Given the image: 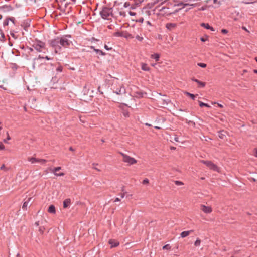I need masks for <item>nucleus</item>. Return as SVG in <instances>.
<instances>
[{
    "label": "nucleus",
    "mask_w": 257,
    "mask_h": 257,
    "mask_svg": "<svg viewBox=\"0 0 257 257\" xmlns=\"http://www.w3.org/2000/svg\"><path fill=\"white\" fill-rule=\"evenodd\" d=\"M100 15L103 19L110 20L113 17V8L103 7L100 12Z\"/></svg>",
    "instance_id": "1"
},
{
    "label": "nucleus",
    "mask_w": 257,
    "mask_h": 257,
    "mask_svg": "<svg viewBox=\"0 0 257 257\" xmlns=\"http://www.w3.org/2000/svg\"><path fill=\"white\" fill-rule=\"evenodd\" d=\"M71 38V36L69 34L63 35L61 37H59V43L60 46H61V48H68L72 44V41L69 39V38Z\"/></svg>",
    "instance_id": "2"
},
{
    "label": "nucleus",
    "mask_w": 257,
    "mask_h": 257,
    "mask_svg": "<svg viewBox=\"0 0 257 257\" xmlns=\"http://www.w3.org/2000/svg\"><path fill=\"white\" fill-rule=\"evenodd\" d=\"M59 41V37H57L48 41L49 45L54 49L56 53H58L61 51V46L60 45Z\"/></svg>",
    "instance_id": "3"
},
{
    "label": "nucleus",
    "mask_w": 257,
    "mask_h": 257,
    "mask_svg": "<svg viewBox=\"0 0 257 257\" xmlns=\"http://www.w3.org/2000/svg\"><path fill=\"white\" fill-rule=\"evenodd\" d=\"M113 35L115 37H122L126 39H133L135 37V35L127 32L126 31H117L114 33Z\"/></svg>",
    "instance_id": "4"
},
{
    "label": "nucleus",
    "mask_w": 257,
    "mask_h": 257,
    "mask_svg": "<svg viewBox=\"0 0 257 257\" xmlns=\"http://www.w3.org/2000/svg\"><path fill=\"white\" fill-rule=\"evenodd\" d=\"M120 154L123 157L122 161L125 163H128V165H133L137 163V160L135 158L121 152Z\"/></svg>",
    "instance_id": "5"
},
{
    "label": "nucleus",
    "mask_w": 257,
    "mask_h": 257,
    "mask_svg": "<svg viewBox=\"0 0 257 257\" xmlns=\"http://www.w3.org/2000/svg\"><path fill=\"white\" fill-rule=\"evenodd\" d=\"M200 162L205 165L210 169L215 171H219L218 166L210 161L201 160Z\"/></svg>",
    "instance_id": "6"
},
{
    "label": "nucleus",
    "mask_w": 257,
    "mask_h": 257,
    "mask_svg": "<svg viewBox=\"0 0 257 257\" xmlns=\"http://www.w3.org/2000/svg\"><path fill=\"white\" fill-rule=\"evenodd\" d=\"M45 43L40 40H36V42L33 45V47L34 49L39 52H42V49L45 48Z\"/></svg>",
    "instance_id": "7"
},
{
    "label": "nucleus",
    "mask_w": 257,
    "mask_h": 257,
    "mask_svg": "<svg viewBox=\"0 0 257 257\" xmlns=\"http://www.w3.org/2000/svg\"><path fill=\"white\" fill-rule=\"evenodd\" d=\"M134 96L137 98H141L144 97L147 94L146 92H143L141 90H137L133 92Z\"/></svg>",
    "instance_id": "8"
},
{
    "label": "nucleus",
    "mask_w": 257,
    "mask_h": 257,
    "mask_svg": "<svg viewBox=\"0 0 257 257\" xmlns=\"http://www.w3.org/2000/svg\"><path fill=\"white\" fill-rule=\"evenodd\" d=\"M61 167H55L53 169H50V171L51 172L53 173L56 176H64L65 174L64 173H57V172L61 170Z\"/></svg>",
    "instance_id": "9"
},
{
    "label": "nucleus",
    "mask_w": 257,
    "mask_h": 257,
    "mask_svg": "<svg viewBox=\"0 0 257 257\" xmlns=\"http://www.w3.org/2000/svg\"><path fill=\"white\" fill-rule=\"evenodd\" d=\"M20 26H21V27L23 28V29L25 31H28V29L29 27L30 26V21L28 20H25L21 23Z\"/></svg>",
    "instance_id": "10"
},
{
    "label": "nucleus",
    "mask_w": 257,
    "mask_h": 257,
    "mask_svg": "<svg viewBox=\"0 0 257 257\" xmlns=\"http://www.w3.org/2000/svg\"><path fill=\"white\" fill-rule=\"evenodd\" d=\"M13 10V8L11 5H5L0 7V11L4 12H10Z\"/></svg>",
    "instance_id": "11"
},
{
    "label": "nucleus",
    "mask_w": 257,
    "mask_h": 257,
    "mask_svg": "<svg viewBox=\"0 0 257 257\" xmlns=\"http://www.w3.org/2000/svg\"><path fill=\"white\" fill-rule=\"evenodd\" d=\"M169 3H171V4L173 5L174 6H183V8L185 7V6L190 5L188 4H184L182 2H178L177 1H173L172 3H171V2H169ZM190 5L191 6H194V4H191Z\"/></svg>",
    "instance_id": "12"
},
{
    "label": "nucleus",
    "mask_w": 257,
    "mask_h": 257,
    "mask_svg": "<svg viewBox=\"0 0 257 257\" xmlns=\"http://www.w3.org/2000/svg\"><path fill=\"white\" fill-rule=\"evenodd\" d=\"M10 34L15 40L17 39L20 37V35L18 34V31L14 30L11 29L10 31Z\"/></svg>",
    "instance_id": "13"
},
{
    "label": "nucleus",
    "mask_w": 257,
    "mask_h": 257,
    "mask_svg": "<svg viewBox=\"0 0 257 257\" xmlns=\"http://www.w3.org/2000/svg\"><path fill=\"white\" fill-rule=\"evenodd\" d=\"M200 209L202 211L206 213H210L212 211L211 207L206 206L204 205H201Z\"/></svg>",
    "instance_id": "14"
},
{
    "label": "nucleus",
    "mask_w": 257,
    "mask_h": 257,
    "mask_svg": "<svg viewBox=\"0 0 257 257\" xmlns=\"http://www.w3.org/2000/svg\"><path fill=\"white\" fill-rule=\"evenodd\" d=\"M109 244L110 245L111 247H115L118 246L119 243L116 240L114 239H110L109 240Z\"/></svg>",
    "instance_id": "15"
},
{
    "label": "nucleus",
    "mask_w": 257,
    "mask_h": 257,
    "mask_svg": "<svg viewBox=\"0 0 257 257\" xmlns=\"http://www.w3.org/2000/svg\"><path fill=\"white\" fill-rule=\"evenodd\" d=\"M192 80L193 81H194L195 82H196L198 85H199V87H200V88H203L205 86V82H201L200 81H199V80L195 78H193L192 79Z\"/></svg>",
    "instance_id": "16"
},
{
    "label": "nucleus",
    "mask_w": 257,
    "mask_h": 257,
    "mask_svg": "<svg viewBox=\"0 0 257 257\" xmlns=\"http://www.w3.org/2000/svg\"><path fill=\"white\" fill-rule=\"evenodd\" d=\"M71 204V199L70 198L66 199L63 201V207L67 208L69 207Z\"/></svg>",
    "instance_id": "17"
},
{
    "label": "nucleus",
    "mask_w": 257,
    "mask_h": 257,
    "mask_svg": "<svg viewBox=\"0 0 257 257\" xmlns=\"http://www.w3.org/2000/svg\"><path fill=\"white\" fill-rule=\"evenodd\" d=\"M193 232V230H188V231H183L180 234V236L182 237V238H184L187 236H188L191 233Z\"/></svg>",
    "instance_id": "18"
},
{
    "label": "nucleus",
    "mask_w": 257,
    "mask_h": 257,
    "mask_svg": "<svg viewBox=\"0 0 257 257\" xmlns=\"http://www.w3.org/2000/svg\"><path fill=\"white\" fill-rule=\"evenodd\" d=\"M226 132L221 130L218 132V136L221 139H224L226 137Z\"/></svg>",
    "instance_id": "19"
},
{
    "label": "nucleus",
    "mask_w": 257,
    "mask_h": 257,
    "mask_svg": "<svg viewBox=\"0 0 257 257\" xmlns=\"http://www.w3.org/2000/svg\"><path fill=\"white\" fill-rule=\"evenodd\" d=\"M200 25L207 29H210L212 31H215L214 29L212 27L210 26L208 23H202Z\"/></svg>",
    "instance_id": "20"
},
{
    "label": "nucleus",
    "mask_w": 257,
    "mask_h": 257,
    "mask_svg": "<svg viewBox=\"0 0 257 257\" xmlns=\"http://www.w3.org/2000/svg\"><path fill=\"white\" fill-rule=\"evenodd\" d=\"M141 69L145 71H149L150 70V67L146 63H141Z\"/></svg>",
    "instance_id": "21"
},
{
    "label": "nucleus",
    "mask_w": 257,
    "mask_h": 257,
    "mask_svg": "<svg viewBox=\"0 0 257 257\" xmlns=\"http://www.w3.org/2000/svg\"><path fill=\"white\" fill-rule=\"evenodd\" d=\"M48 212L50 213L55 214L56 213L55 206L53 205H50L48 209Z\"/></svg>",
    "instance_id": "22"
},
{
    "label": "nucleus",
    "mask_w": 257,
    "mask_h": 257,
    "mask_svg": "<svg viewBox=\"0 0 257 257\" xmlns=\"http://www.w3.org/2000/svg\"><path fill=\"white\" fill-rule=\"evenodd\" d=\"M40 159H38L34 157H31L28 158V161L30 162L32 164L39 163Z\"/></svg>",
    "instance_id": "23"
},
{
    "label": "nucleus",
    "mask_w": 257,
    "mask_h": 257,
    "mask_svg": "<svg viewBox=\"0 0 257 257\" xmlns=\"http://www.w3.org/2000/svg\"><path fill=\"white\" fill-rule=\"evenodd\" d=\"M117 94H122L125 92V90L124 87H121L120 89L116 90L115 92Z\"/></svg>",
    "instance_id": "24"
},
{
    "label": "nucleus",
    "mask_w": 257,
    "mask_h": 257,
    "mask_svg": "<svg viewBox=\"0 0 257 257\" xmlns=\"http://www.w3.org/2000/svg\"><path fill=\"white\" fill-rule=\"evenodd\" d=\"M160 57V55L158 53H155V54H152L151 55V58L152 59H155L156 60V61H159Z\"/></svg>",
    "instance_id": "25"
},
{
    "label": "nucleus",
    "mask_w": 257,
    "mask_h": 257,
    "mask_svg": "<svg viewBox=\"0 0 257 257\" xmlns=\"http://www.w3.org/2000/svg\"><path fill=\"white\" fill-rule=\"evenodd\" d=\"M6 40L5 36L3 31L0 29V41L2 42H5Z\"/></svg>",
    "instance_id": "26"
},
{
    "label": "nucleus",
    "mask_w": 257,
    "mask_h": 257,
    "mask_svg": "<svg viewBox=\"0 0 257 257\" xmlns=\"http://www.w3.org/2000/svg\"><path fill=\"white\" fill-rule=\"evenodd\" d=\"M176 26L175 24L174 23H167L166 25V28L169 30H172Z\"/></svg>",
    "instance_id": "27"
},
{
    "label": "nucleus",
    "mask_w": 257,
    "mask_h": 257,
    "mask_svg": "<svg viewBox=\"0 0 257 257\" xmlns=\"http://www.w3.org/2000/svg\"><path fill=\"white\" fill-rule=\"evenodd\" d=\"M185 94L187 96L190 97L191 98V99H193V100H195V97H196V96H198V94L194 95L193 94L190 93L188 92H185Z\"/></svg>",
    "instance_id": "28"
},
{
    "label": "nucleus",
    "mask_w": 257,
    "mask_h": 257,
    "mask_svg": "<svg viewBox=\"0 0 257 257\" xmlns=\"http://www.w3.org/2000/svg\"><path fill=\"white\" fill-rule=\"evenodd\" d=\"M94 51L98 54L102 56H104L106 55L105 52H103L102 50L98 49H94Z\"/></svg>",
    "instance_id": "29"
},
{
    "label": "nucleus",
    "mask_w": 257,
    "mask_h": 257,
    "mask_svg": "<svg viewBox=\"0 0 257 257\" xmlns=\"http://www.w3.org/2000/svg\"><path fill=\"white\" fill-rule=\"evenodd\" d=\"M199 106L200 107H210V106L208 104L205 103L200 101H199Z\"/></svg>",
    "instance_id": "30"
},
{
    "label": "nucleus",
    "mask_w": 257,
    "mask_h": 257,
    "mask_svg": "<svg viewBox=\"0 0 257 257\" xmlns=\"http://www.w3.org/2000/svg\"><path fill=\"white\" fill-rule=\"evenodd\" d=\"M31 199V198H29L28 199V200L27 201H25L24 202L23 205H22V209H26L27 206L28 204V202Z\"/></svg>",
    "instance_id": "31"
},
{
    "label": "nucleus",
    "mask_w": 257,
    "mask_h": 257,
    "mask_svg": "<svg viewBox=\"0 0 257 257\" xmlns=\"http://www.w3.org/2000/svg\"><path fill=\"white\" fill-rule=\"evenodd\" d=\"M185 120L187 123L192 124L194 127L195 126V123L193 121L188 120L187 119H185Z\"/></svg>",
    "instance_id": "32"
},
{
    "label": "nucleus",
    "mask_w": 257,
    "mask_h": 257,
    "mask_svg": "<svg viewBox=\"0 0 257 257\" xmlns=\"http://www.w3.org/2000/svg\"><path fill=\"white\" fill-rule=\"evenodd\" d=\"M201 243V240L199 238H197L196 240L195 241L194 245L195 246H200Z\"/></svg>",
    "instance_id": "33"
},
{
    "label": "nucleus",
    "mask_w": 257,
    "mask_h": 257,
    "mask_svg": "<svg viewBox=\"0 0 257 257\" xmlns=\"http://www.w3.org/2000/svg\"><path fill=\"white\" fill-rule=\"evenodd\" d=\"M136 39L138 41L141 42L143 40L144 38L142 36H139L138 34H137L136 36H135Z\"/></svg>",
    "instance_id": "34"
},
{
    "label": "nucleus",
    "mask_w": 257,
    "mask_h": 257,
    "mask_svg": "<svg viewBox=\"0 0 257 257\" xmlns=\"http://www.w3.org/2000/svg\"><path fill=\"white\" fill-rule=\"evenodd\" d=\"M9 21H11L13 24L15 25H16V19L14 17H8Z\"/></svg>",
    "instance_id": "35"
},
{
    "label": "nucleus",
    "mask_w": 257,
    "mask_h": 257,
    "mask_svg": "<svg viewBox=\"0 0 257 257\" xmlns=\"http://www.w3.org/2000/svg\"><path fill=\"white\" fill-rule=\"evenodd\" d=\"M9 20L8 19V18L7 17L3 22L4 27L8 26L9 25Z\"/></svg>",
    "instance_id": "36"
},
{
    "label": "nucleus",
    "mask_w": 257,
    "mask_h": 257,
    "mask_svg": "<svg viewBox=\"0 0 257 257\" xmlns=\"http://www.w3.org/2000/svg\"><path fill=\"white\" fill-rule=\"evenodd\" d=\"M174 183L177 186L183 185L184 184V183L180 181H175Z\"/></svg>",
    "instance_id": "37"
},
{
    "label": "nucleus",
    "mask_w": 257,
    "mask_h": 257,
    "mask_svg": "<svg viewBox=\"0 0 257 257\" xmlns=\"http://www.w3.org/2000/svg\"><path fill=\"white\" fill-rule=\"evenodd\" d=\"M170 248H171V246H170L169 244H166L164 246H163V249H164V250H165V249L169 250V249H170Z\"/></svg>",
    "instance_id": "38"
},
{
    "label": "nucleus",
    "mask_w": 257,
    "mask_h": 257,
    "mask_svg": "<svg viewBox=\"0 0 257 257\" xmlns=\"http://www.w3.org/2000/svg\"><path fill=\"white\" fill-rule=\"evenodd\" d=\"M197 65L202 68H205L206 67V64L203 63H198Z\"/></svg>",
    "instance_id": "39"
},
{
    "label": "nucleus",
    "mask_w": 257,
    "mask_h": 257,
    "mask_svg": "<svg viewBox=\"0 0 257 257\" xmlns=\"http://www.w3.org/2000/svg\"><path fill=\"white\" fill-rule=\"evenodd\" d=\"M97 165H98L97 164H95V163L92 164V166H93L92 168H93L94 169H95V170H97V171H100V169H99L98 168H97L96 167V166H97Z\"/></svg>",
    "instance_id": "40"
},
{
    "label": "nucleus",
    "mask_w": 257,
    "mask_h": 257,
    "mask_svg": "<svg viewBox=\"0 0 257 257\" xmlns=\"http://www.w3.org/2000/svg\"><path fill=\"white\" fill-rule=\"evenodd\" d=\"M160 7V5L158 6L157 8L159 10V11L160 12H162V11H164V10H165V9H166V7H161V8L159 9V8Z\"/></svg>",
    "instance_id": "41"
},
{
    "label": "nucleus",
    "mask_w": 257,
    "mask_h": 257,
    "mask_svg": "<svg viewBox=\"0 0 257 257\" xmlns=\"http://www.w3.org/2000/svg\"><path fill=\"white\" fill-rule=\"evenodd\" d=\"M62 70H63V67H62V66H58V67L57 68V69H56V71H57V72H62Z\"/></svg>",
    "instance_id": "42"
},
{
    "label": "nucleus",
    "mask_w": 257,
    "mask_h": 257,
    "mask_svg": "<svg viewBox=\"0 0 257 257\" xmlns=\"http://www.w3.org/2000/svg\"><path fill=\"white\" fill-rule=\"evenodd\" d=\"M47 162V161L45 159H40L39 163H40L43 164H45V163H46Z\"/></svg>",
    "instance_id": "43"
},
{
    "label": "nucleus",
    "mask_w": 257,
    "mask_h": 257,
    "mask_svg": "<svg viewBox=\"0 0 257 257\" xmlns=\"http://www.w3.org/2000/svg\"><path fill=\"white\" fill-rule=\"evenodd\" d=\"M149 180L147 178H145V179L143 180L142 183L143 184H147L149 183Z\"/></svg>",
    "instance_id": "44"
},
{
    "label": "nucleus",
    "mask_w": 257,
    "mask_h": 257,
    "mask_svg": "<svg viewBox=\"0 0 257 257\" xmlns=\"http://www.w3.org/2000/svg\"><path fill=\"white\" fill-rule=\"evenodd\" d=\"M104 48L107 50H112V47H109L107 45L105 44L104 46Z\"/></svg>",
    "instance_id": "45"
},
{
    "label": "nucleus",
    "mask_w": 257,
    "mask_h": 257,
    "mask_svg": "<svg viewBox=\"0 0 257 257\" xmlns=\"http://www.w3.org/2000/svg\"><path fill=\"white\" fill-rule=\"evenodd\" d=\"M228 31L227 29H223L221 30V33L224 34H227L228 33Z\"/></svg>",
    "instance_id": "46"
},
{
    "label": "nucleus",
    "mask_w": 257,
    "mask_h": 257,
    "mask_svg": "<svg viewBox=\"0 0 257 257\" xmlns=\"http://www.w3.org/2000/svg\"><path fill=\"white\" fill-rule=\"evenodd\" d=\"M130 6V3L129 2H125L124 4V7L125 8H127L129 6Z\"/></svg>",
    "instance_id": "47"
},
{
    "label": "nucleus",
    "mask_w": 257,
    "mask_h": 257,
    "mask_svg": "<svg viewBox=\"0 0 257 257\" xmlns=\"http://www.w3.org/2000/svg\"><path fill=\"white\" fill-rule=\"evenodd\" d=\"M89 41H91V42H93V41H98L99 40L96 39V38H95L94 37H92L91 38Z\"/></svg>",
    "instance_id": "48"
},
{
    "label": "nucleus",
    "mask_w": 257,
    "mask_h": 257,
    "mask_svg": "<svg viewBox=\"0 0 257 257\" xmlns=\"http://www.w3.org/2000/svg\"><path fill=\"white\" fill-rule=\"evenodd\" d=\"M5 147L2 142H0V150L4 149Z\"/></svg>",
    "instance_id": "49"
},
{
    "label": "nucleus",
    "mask_w": 257,
    "mask_h": 257,
    "mask_svg": "<svg viewBox=\"0 0 257 257\" xmlns=\"http://www.w3.org/2000/svg\"><path fill=\"white\" fill-rule=\"evenodd\" d=\"M7 134H8V132H7ZM10 139H11L10 137L9 136V135H8V136H7V139H5V140H4V142L7 143V140H10Z\"/></svg>",
    "instance_id": "50"
},
{
    "label": "nucleus",
    "mask_w": 257,
    "mask_h": 257,
    "mask_svg": "<svg viewBox=\"0 0 257 257\" xmlns=\"http://www.w3.org/2000/svg\"><path fill=\"white\" fill-rule=\"evenodd\" d=\"M119 14H120V15L123 16V17L125 16V12H124V11H120L119 12Z\"/></svg>",
    "instance_id": "51"
},
{
    "label": "nucleus",
    "mask_w": 257,
    "mask_h": 257,
    "mask_svg": "<svg viewBox=\"0 0 257 257\" xmlns=\"http://www.w3.org/2000/svg\"><path fill=\"white\" fill-rule=\"evenodd\" d=\"M128 13L131 16H135L136 14V13L133 11H129Z\"/></svg>",
    "instance_id": "52"
},
{
    "label": "nucleus",
    "mask_w": 257,
    "mask_h": 257,
    "mask_svg": "<svg viewBox=\"0 0 257 257\" xmlns=\"http://www.w3.org/2000/svg\"><path fill=\"white\" fill-rule=\"evenodd\" d=\"M200 40L202 42H205L206 41V40H207V37L206 38H204V37H201L200 38Z\"/></svg>",
    "instance_id": "53"
},
{
    "label": "nucleus",
    "mask_w": 257,
    "mask_h": 257,
    "mask_svg": "<svg viewBox=\"0 0 257 257\" xmlns=\"http://www.w3.org/2000/svg\"><path fill=\"white\" fill-rule=\"evenodd\" d=\"M0 169H1V170H6H6H7V169H6V168H5V165H4V164L2 165V166L1 167V168H0Z\"/></svg>",
    "instance_id": "54"
},
{
    "label": "nucleus",
    "mask_w": 257,
    "mask_h": 257,
    "mask_svg": "<svg viewBox=\"0 0 257 257\" xmlns=\"http://www.w3.org/2000/svg\"><path fill=\"white\" fill-rule=\"evenodd\" d=\"M254 155L257 157V148H255L254 150Z\"/></svg>",
    "instance_id": "55"
},
{
    "label": "nucleus",
    "mask_w": 257,
    "mask_h": 257,
    "mask_svg": "<svg viewBox=\"0 0 257 257\" xmlns=\"http://www.w3.org/2000/svg\"><path fill=\"white\" fill-rule=\"evenodd\" d=\"M136 30H137L138 31H139V28H133V33H134V34L136 33Z\"/></svg>",
    "instance_id": "56"
},
{
    "label": "nucleus",
    "mask_w": 257,
    "mask_h": 257,
    "mask_svg": "<svg viewBox=\"0 0 257 257\" xmlns=\"http://www.w3.org/2000/svg\"><path fill=\"white\" fill-rule=\"evenodd\" d=\"M44 57V59H46V60H51V59H52V58H50V57H48V56H46Z\"/></svg>",
    "instance_id": "57"
},
{
    "label": "nucleus",
    "mask_w": 257,
    "mask_h": 257,
    "mask_svg": "<svg viewBox=\"0 0 257 257\" xmlns=\"http://www.w3.org/2000/svg\"><path fill=\"white\" fill-rule=\"evenodd\" d=\"M44 59V57L41 56L40 55H39V56L37 58H35V59Z\"/></svg>",
    "instance_id": "58"
},
{
    "label": "nucleus",
    "mask_w": 257,
    "mask_h": 257,
    "mask_svg": "<svg viewBox=\"0 0 257 257\" xmlns=\"http://www.w3.org/2000/svg\"><path fill=\"white\" fill-rule=\"evenodd\" d=\"M174 140H175L176 142H179L178 137H176V136H175V138H174Z\"/></svg>",
    "instance_id": "59"
},
{
    "label": "nucleus",
    "mask_w": 257,
    "mask_h": 257,
    "mask_svg": "<svg viewBox=\"0 0 257 257\" xmlns=\"http://www.w3.org/2000/svg\"><path fill=\"white\" fill-rule=\"evenodd\" d=\"M120 201V199L119 198H116L114 200V202H118V201Z\"/></svg>",
    "instance_id": "60"
},
{
    "label": "nucleus",
    "mask_w": 257,
    "mask_h": 257,
    "mask_svg": "<svg viewBox=\"0 0 257 257\" xmlns=\"http://www.w3.org/2000/svg\"><path fill=\"white\" fill-rule=\"evenodd\" d=\"M39 231L41 233H43V229L42 227H40L39 228Z\"/></svg>",
    "instance_id": "61"
},
{
    "label": "nucleus",
    "mask_w": 257,
    "mask_h": 257,
    "mask_svg": "<svg viewBox=\"0 0 257 257\" xmlns=\"http://www.w3.org/2000/svg\"><path fill=\"white\" fill-rule=\"evenodd\" d=\"M158 2H159V0H155L154 2H153V4L155 5V4H157V3H158Z\"/></svg>",
    "instance_id": "62"
},
{
    "label": "nucleus",
    "mask_w": 257,
    "mask_h": 257,
    "mask_svg": "<svg viewBox=\"0 0 257 257\" xmlns=\"http://www.w3.org/2000/svg\"><path fill=\"white\" fill-rule=\"evenodd\" d=\"M218 106L220 107V108H223V106L222 105V104H219L218 103Z\"/></svg>",
    "instance_id": "63"
},
{
    "label": "nucleus",
    "mask_w": 257,
    "mask_h": 257,
    "mask_svg": "<svg viewBox=\"0 0 257 257\" xmlns=\"http://www.w3.org/2000/svg\"><path fill=\"white\" fill-rule=\"evenodd\" d=\"M90 49H93L94 51V49H95V47L93 46H91L89 47Z\"/></svg>",
    "instance_id": "64"
}]
</instances>
